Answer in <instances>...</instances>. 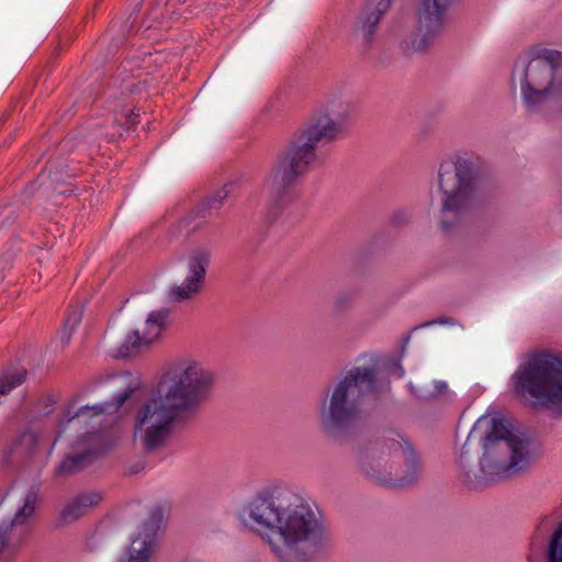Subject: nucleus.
Instances as JSON below:
<instances>
[{"label":"nucleus","instance_id":"1","mask_svg":"<svg viewBox=\"0 0 562 562\" xmlns=\"http://www.w3.org/2000/svg\"><path fill=\"white\" fill-rule=\"evenodd\" d=\"M211 382V373L196 361H182L171 367L138 412L135 439L147 451L165 445L176 425L205 398Z\"/></svg>","mask_w":562,"mask_h":562},{"label":"nucleus","instance_id":"2","mask_svg":"<svg viewBox=\"0 0 562 562\" xmlns=\"http://www.w3.org/2000/svg\"><path fill=\"white\" fill-rule=\"evenodd\" d=\"M248 517L252 528L267 539L272 552L286 561L294 544L315 540L321 533V526L310 505L295 498L286 507L276 506L268 496L252 499L248 508L240 513V519L246 525Z\"/></svg>","mask_w":562,"mask_h":562},{"label":"nucleus","instance_id":"3","mask_svg":"<svg viewBox=\"0 0 562 562\" xmlns=\"http://www.w3.org/2000/svg\"><path fill=\"white\" fill-rule=\"evenodd\" d=\"M127 378L130 382L125 390L119 393L113 401H106L102 404L91 406L85 405L75 409L78 398H74L67 406L58 423L59 432L48 446L47 454L49 456L53 452L56 441L68 426L76 431L83 430L78 440L72 445V448H82L83 451L75 456H67L57 467V475L71 474L80 471L91 463L97 456L104 452L106 432L100 427L97 428V426H101L109 415L119 412L123 404L139 389L140 381L138 378H133L131 374H127Z\"/></svg>","mask_w":562,"mask_h":562},{"label":"nucleus","instance_id":"4","mask_svg":"<svg viewBox=\"0 0 562 562\" xmlns=\"http://www.w3.org/2000/svg\"><path fill=\"white\" fill-rule=\"evenodd\" d=\"M514 390L529 407L562 416V355L530 353L514 374Z\"/></svg>","mask_w":562,"mask_h":562},{"label":"nucleus","instance_id":"5","mask_svg":"<svg viewBox=\"0 0 562 562\" xmlns=\"http://www.w3.org/2000/svg\"><path fill=\"white\" fill-rule=\"evenodd\" d=\"M439 187L443 194L441 227L452 228L445 216L451 213L453 220L469 210L480 207L484 201L482 179L472 164L464 158H448L439 168Z\"/></svg>","mask_w":562,"mask_h":562},{"label":"nucleus","instance_id":"6","mask_svg":"<svg viewBox=\"0 0 562 562\" xmlns=\"http://www.w3.org/2000/svg\"><path fill=\"white\" fill-rule=\"evenodd\" d=\"M536 454L535 445L512 418L494 414V463L498 477L525 471Z\"/></svg>","mask_w":562,"mask_h":562},{"label":"nucleus","instance_id":"7","mask_svg":"<svg viewBox=\"0 0 562 562\" xmlns=\"http://www.w3.org/2000/svg\"><path fill=\"white\" fill-rule=\"evenodd\" d=\"M340 127L327 116L319 117L299 136L297 143L292 144L273 171L272 182L278 187L291 184L299 176L311 168L315 154L314 149L321 140H331L338 136Z\"/></svg>","mask_w":562,"mask_h":562},{"label":"nucleus","instance_id":"8","mask_svg":"<svg viewBox=\"0 0 562 562\" xmlns=\"http://www.w3.org/2000/svg\"><path fill=\"white\" fill-rule=\"evenodd\" d=\"M558 53L544 52L530 58L519 72L521 93L530 105L562 95V68L554 65Z\"/></svg>","mask_w":562,"mask_h":562},{"label":"nucleus","instance_id":"9","mask_svg":"<svg viewBox=\"0 0 562 562\" xmlns=\"http://www.w3.org/2000/svg\"><path fill=\"white\" fill-rule=\"evenodd\" d=\"M375 371L373 368H355L336 386L329 407V415L335 424L350 420L353 415V405L347 407L349 396L359 400L362 395L374 390Z\"/></svg>","mask_w":562,"mask_h":562},{"label":"nucleus","instance_id":"10","mask_svg":"<svg viewBox=\"0 0 562 562\" xmlns=\"http://www.w3.org/2000/svg\"><path fill=\"white\" fill-rule=\"evenodd\" d=\"M37 502L38 492L29 491L12 520L0 525V562H11L26 539L30 533L29 521L35 513Z\"/></svg>","mask_w":562,"mask_h":562},{"label":"nucleus","instance_id":"11","mask_svg":"<svg viewBox=\"0 0 562 562\" xmlns=\"http://www.w3.org/2000/svg\"><path fill=\"white\" fill-rule=\"evenodd\" d=\"M456 0H423L417 13V32L412 41L414 50H424L440 32L448 8Z\"/></svg>","mask_w":562,"mask_h":562},{"label":"nucleus","instance_id":"12","mask_svg":"<svg viewBox=\"0 0 562 562\" xmlns=\"http://www.w3.org/2000/svg\"><path fill=\"white\" fill-rule=\"evenodd\" d=\"M166 508L155 507L147 521L144 522L142 530L135 537L128 549V557L121 559L120 562H148L156 546V536L161 528Z\"/></svg>","mask_w":562,"mask_h":562},{"label":"nucleus","instance_id":"13","mask_svg":"<svg viewBox=\"0 0 562 562\" xmlns=\"http://www.w3.org/2000/svg\"><path fill=\"white\" fill-rule=\"evenodd\" d=\"M168 319V311L160 310L149 313L144 334L140 336L137 330L131 331L116 349L114 357L117 359L128 358L138 352L139 348L156 340Z\"/></svg>","mask_w":562,"mask_h":562},{"label":"nucleus","instance_id":"14","mask_svg":"<svg viewBox=\"0 0 562 562\" xmlns=\"http://www.w3.org/2000/svg\"><path fill=\"white\" fill-rule=\"evenodd\" d=\"M207 265L209 252L201 251L193 256L189 266V274L181 285L170 289L169 299L179 302L198 293L204 283Z\"/></svg>","mask_w":562,"mask_h":562},{"label":"nucleus","instance_id":"15","mask_svg":"<svg viewBox=\"0 0 562 562\" xmlns=\"http://www.w3.org/2000/svg\"><path fill=\"white\" fill-rule=\"evenodd\" d=\"M52 438V431L47 430L41 419L31 423L10 447V453L22 450L26 453H37L46 448Z\"/></svg>","mask_w":562,"mask_h":562},{"label":"nucleus","instance_id":"16","mask_svg":"<svg viewBox=\"0 0 562 562\" xmlns=\"http://www.w3.org/2000/svg\"><path fill=\"white\" fill-rule=\"evenodd\" d=\"M392 0H368L366 9L359 19V25L364 40L371 41L374 29L383 14L390 9Z\"/></svg>","mask_w":562,"mask_h":562},{"label":"nucleus","instance_id":"17","mask_svg":"<svg viewBox=\"0 0 562 562\" xmlns=\"http://www.w3.org/2000/svg\"><path fill=\"white\" fill-rule=\"evenodd\" d=\"M470 440H479L482 446L483 457L480 461V467L482 472H485V469L491 465L488 451L492 443V417H490L488 409L485 415L479 418L473 425L468 437V441Z\"/></svg>","mask_w":562,"mask_h":562},{"label":"nucleus","instance_id":"18","mask_svg":"<svg viewBox=\"0 0 562 562\" xmlns=\"http://www.w3.org/2000/svg\"><path fill=\"white\" fill-rule=\"evenodd\" d=\"M100 501L101 495L97 492L82 494L65 506L60 513V520L63 522L76 520L83 516L90 507L99 504Z\"/></svg>","mask_w":562,"mask_h":562},{"label":"nucleus","instance_id":"19","mask_svg":"<svg viewBox=\"0 0 562 562\" xmlns=\"http://www.w3.org/2000/svg\"><path fill=\"white\" fill-rule=\"evenodd\" d=\"M25 379L26 370L24 368H5L0 374V396L23 384Z\"/></svg>","mask_w":562,"mask_h":562},{"label":"nucleus","instance_id":"20","mask_svg":"<svg viewBox=\"0 0 562 562\" xmlns=\"http://www.w3.org/2000/svg\"><path fill=\"white\" fill-rule=\"evenodd\" d=\"M548 562H562V522L553 531L547 549Z\"/></svg>","mask_w":562,"mask_h":562},{"label":"nucleus","instance_id":"21","mask_svg":"<svg viewBox=\"0 0 562 562\" xmlns=\"http://www.w3.org/2000/svg\"><path fill=\"white\" fill-rule=\"evenodd\" d=\"M234 183H226L213 198L207 199L203 202L201 212L216 210L222 204L223 200L233 192Z\"/></svg>","mask_w":562,"mask_h":562},{"label":"nucleus","instance_id":"22","mask_svg":"<svg viewBox=\"0 0 562 562\" xmlns=\"http://www.w3.org/2000/svg\"><path fill=\"white\" fill-rule=\"evenodd\" d=\"M80 321H81V312L75 311L66 317L64 326L66 329H69V331H72L77 327V325L80 323Z\"/></svg>","mask_w":562,"mask_h":562},{"label":"nucleus","instance_id":"23","mask_svg":"<svg viewBox=\"0 0 562 562\" xmlns=\"http://www.w3.org/2000/svg\"><path fill=\"white\" fill-rule=\"evenodd\" d=\"M435 387H436V391L438 393H440V392H442V391H445L447 389V383L443 382V381H436L435 382Z\"/></svg>","mask_w":562,"mask_h":562},{"label":"nucleus","instance_id":"24","mask_svg":"<svg viewBox=\"0 0 562 562\" xmlns=\"http://www.w3.org/2000/svg\"><path fill=\"white\" fill-rule=\"evenodd\" d=\"M395 372H396L397 378H400V379L403 378L404 373H405V371L401 364H397L395 367Z\"/></svg>","mask_w":562,"mask_h":562},{"label":"nucleus","instance_id":"25","mask_svg":"<svg viewBox=\"0 0 562 562\" xmlns=\"http://www.w3.org/2000/svg\"><path fill=\"white\" fill-rule=\"evenodd\" d=\"M434 323L442 324L445 322L442 319H439V321H435Z\"/></svg>","mask_w":562,"mask_h":562}]
</instances>
